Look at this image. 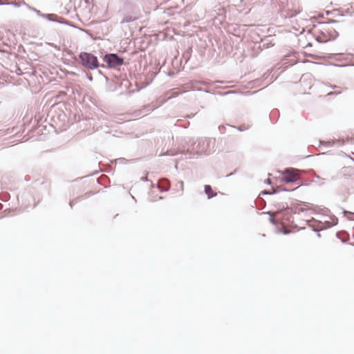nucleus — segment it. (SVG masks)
Returning a JSON list of instances; mask_svg holds the SVG:
<instances>
[{"label": "nucleus", "mask_w": 354, "mask_h": 354, "mask_svg": "<svg viewBox=\"0 0 354 354\" xmlns=\"http://www.w3.org/2000/svg\"><path fill=\"white\" fill-rule=\"evenodd\" d=\"M78 57L82 66L87 69L94 70L100 66L105 68L104 64H100L97 57L91 53L81 52Z\"/></svg>", "instance_id": "f257e3e1"}, {"label": "nucleus", "mask_w": 354, "mask_h": 354, "mask_svg": "<svg viewBox=\"0 0 354 354\" xmlns=\"http://www.w3.org/2000/svg\"><path fill=\"white\" fill-rule=\"evenodd\" d=\"M306 223L308 225L312 228L314 232H319L321 230H324L327 229L331 226L336 225L337 224V218H335L333 219V223L331 224L329 221H326L324 223L319 221H310L307 220Z\"/></svg>", "instance_id": "f03ea898"}, {"label": "nucleus", "mask_w": 354, "mask_h": 354, "mask_svg": "<svg viewBox=\"0 0 354 354\" xmlns=\"http://www.w3.org/2000/svg\"><path fill=\"white\" fill-rule=\"evenodd\" d=\"M103 61L109 68H116L124 64V59L116 53H107L103 57Z\"/></svg>", "instance_id": "7ed1b4c3"}, {"label": "nucleus", "mask_w": 354, "mask_h": 354, "mask_svg": "<svg viewBox=\"0 0 354 354\" xmlns=\"http://www.w3.org/2000/svg\"><path fill=\"white\" fill-rule=\"evenodd\" d=\"M208 141L205 139H200L195 142L192 145V150L196 153H210V151H207L206 147L208 145Z\"/></svg>", "instance_id": "20e7f679"}, {"label": "nucleus", "mask_w": 354, "mask_h": 354, "mask_svg": "<svg viewBox=\"0 0 354 354\" xmlns=\"http://www.w3.org/2000/svg\"><path fill=\"white\" fill-rule=\"evenodd\" d=\"M298 170L294 168H288L285 170V176L282 180L286 183H295L299 180Z\"/></svg>", "instance_id": "39448f33"}, {"label": "nucleus", "mask_w": 354, "mask_h": 354, "mask_svg": "<svg viewBox=\"0 0 354 354\" xmlns=\"http://www.w3.org/2000/svg\"><path fill=\"white\" fill-rule=\"evenodd\" d=\"M32 10L37 13V15L42 18L46 19L50 21L57 22L62 24H68L66 21H62L57 15L55 14H43L40 10L36 8H32Z\"/></svg>", "instance_id": "423d86ee"}, {"label": "nucleus", "mask_w": 354, "mask_h": 354, "mask_svg": "<svg viewBox=\"0 0 354 354\" xmlns=\"http://www.w3.org/2000/svg\"><path fill=\"white\" fill-rule=\"evenodd\" d=\"M157 187L161 192H167L170 188V183L167 179H162L157 185Z\"/></svg>", "instance_id": "0eeeda50"}, {"label": "nucleus", "mask_w": 354, "mask_h": 354, "mask_svg": "<svg viewBox=\"0 0 354 354\" xmlns=\"http://www.w3.org/2000/svg\"><path fill=\"white\" fill-rule=\"evenodd\" d=\"M204 191L205 194L207 195V198L209 199L214 197L216 196V193L214 192V191L212 189V187L209 185H205L204 187Z\"/></svg>", "instance_id": "6e6552de"}, {"label": "nucleus", "mask_w": 354, "mask_h": 354, "mask_svg": "<svg viewBox=\"0 0 354 354\" xmlns=\"http://www.w3.org/2000/svg\"><path fill=\"white\" fill-rule=\"evenodd\" d=\"M320 145H326L327 147H331L334 145H337L339 146L343 145L344 144V141H342L340 140H337L333 142V144L330 143V142H324V141H319Z\"/></svg>", "instance_id": "1a4fd4ad"}, {"label": "nucleus", "mask_w": 354, "mask_h": 354, "mask_svg": "<svg viewBox=\"0 0 354 354\" xmlns=\"http://www.w3.org/2000/svg\"><path fill=\"white\" fill-rule=\"evenodd\" d=\"M137 19H138L137 17H134V16H131V15L124 16L122 18V19L121 20V24H125V23H129L131 21H134Z\"/></svg>", "instance_id": "9d476101"}, {"label": "nucleus", "mask_w": 354, "mask_h": 354, "mask_svg": "<svg viewBox=\"0 0 354 354\" xmlns=\"http://www.w3.org/2000/svg\"><path fill=\"white\" fill-rule=\"evenodd\" d=\"M288 192L289 189H287L286 188H283L282 187L279 186V187H277L276 189L270 191V194H276V193H278L279 192Z\"/></svg>", "instance_id": "9b49d317"}, {"label": "nucleus", "mask_w": 354, "mask_h": 354, "mask_svg": "<svg viewBox=\"0 0 354 354\" xmlns=\"http://www.w3.org/2000/svg\"><path fill=\"white\" fill-rule=\"evenodd\" d=\"M344 215L348 220H351V221H353L354 220V218L352 217V216H354V213H353L351 212L344 210Z\"/></svg>", "instance_id": "f8f14e48"}, {"label": "nucleus", "mask_w": 354, "mask_h": 354, "mask_svg": "<svg viewBox=\"0 0 354 354\" xmlns=\"http://www.w3.org/2000/svg\"><path fill=\"white\" fill-rule=\"evenodd\" d=\"M301 10L299 8V7L297 9H294L290 14H289L290 17H292L296 16L297 14H299Z\"/></svg>", "instance_id": "ddd939ff"}, {"label": "nucleus", "mask_w": 354, "mask_h": 354, "mask_svg": "<svg viewBox=\"0 0 354 354\" xmlns=\"http://www.w3.org/2000/svg\"><path fill=\"white\" fill-rule=\"evenodd\" d=\"M335 21H327V22H320L319 23V25L322 26V28L324 29V30H326V26L330 24V23H335Z\"/></svg>", "instance_id": "4468645a"}, {"label": "nucleus", "mask_w": 354, "mask_h": 354, "mask_svg": "<svg viewBox=\"0 0 354 354\" xmlns=\"http://www.w3.org/2000/svg\"><path fill=\"white\" fill-rule=\"evenodd\" d=\"M80 201V198H74V199L70 201L69 205L71 206V208H73V205L75 203H78Z\"/></svg>", "instance_id": "2eb2a0df"}, {"label": "nucleus", "mask_w": 354, "mask_h": 354, "mask_svg": "<svg viewBox=\"0 0 354 354\" xmlns=\"http://www.w3.org/2000/svg\"><path fill=\"white\" fill-rule=\"evenodd\" d=\"M80 201V198H74V199L70 201L69 205L71 206V208H73V205L75 203H78Z\"/></svg>", "instance_id": "dca6fc26"}, {"label": "nucleus", "mask_w": 354, "mask_h": 354, "mask_svg": "<svg viewBox=\"0 0 354 354\" xmlns=\"http://www.w3.org/2000/svg\"><path fill=\"white\" fill-rule=\"evenodd\" d=\"M277 207H278V209H285L288 208V205L287 203H278Z\"/></svg>", "instance_id": "f3484780"}, {"label": "nucleus", "mask_w": 354, "mask_h": 354, "mask_svg": "<svg viewBox=\"0 0 354 354\" xmlns=\"http://www.w3.org/2000/svg\"><path fill=\"white\" fill-rule=\"evenodd\" d=\"M6 5H11L16 8H19L21 6L20 3H17V2H6Z\"/></svg>", "instance_id": "a211bd4d"}, {"label": "nucleus", "mask_w": 354, "mask_h": 354, "mask_svg": "<svg viewBox=\"0 0 354 354\" xmlns=\"http://www.w3.org/2000/svg\"><path fill=\"white\" fill-rule=\"evenodd\" d=\"M86 78L90 81V82H92L93 81V77L91 75H88V74H86Z\"/></svg>", "instance_id": "6ab92c4d"}, {"label": "nucleus", "mask_w": 354, "mask_h": 354, "mask_svg": "<svg viewBox=\"0 0 354 354\" xmlns=\"http://www.w3.org/2000/svg\"><path fill=\"white\" fill-rule=\"evenodd\" d=\"M314 176H315V178H317V179H318V180H324V178H321V177H320L319 175H317V174H315V175H314Z\"/></svg>", "instance_id": "aec40b11"}, {"label": "nucleus", "mask_w": 354, "mask_h": 354, "mask_svg": "<svg viewBox=\"0 0 354 354\" xmlns=\"http://www.w3.org/2000/svg\"><path fill=\"white\" fill-rule=\"evenodd\" d=\"M262 194H270V191H267V190H265V191H263L261 192Z\"/></svg>", "instance_id": "412c9836"}, {"label": "nucleus", "mask_w": 354, "mask_h": 354, "mask_svg": "<svg viewBox=\"0 0 354 354\" xmlns=\"http://www.w3.org/2000/svg\"><path fill=\"white\" fill-rule=\"evenodd\" d=\"M270 223H272V224H275V221H274V219L273 218V217H270Z\"/></svg>", "instance_id": "4be33fe9"}, {"label": "nucleus", "mask_w": 354, "mask_h": 354, "mask_svg": "<svg viewBox=\"0 0 354 354\" xmlns=\"http://www.w3.org/2000/svg\"><path fill=\"white\" fill-rule=\"evenodd\" d=\"M140 180H142V181H148V179H147V177H142V178H140Z\"/></svg>", "instance_id": "5701e85b"}, {"label": "nucleus", "mask_w": 354, "mask_h": 354, "mask_svg": "<svg viewBox=\"0 0 354 354\" xmlns=\"http://www.w3.org/2000/svg\"><path fill=\"white\" fill-rule=\"evenodd\" d=\"M6 5V2H3L0 0V6Z\"/></svg>", "instance_id": "b1692460"}, {"label": "nucleus", "mask_w": 354, "mask_h": 354, "mask_svg": "<svg viewBox=\"0 0 354 354\" xmlns=\"http://www.w3.org/2000/svg\"><path fill=\"white\" fill-rule=\"evenodd\" d=\"M266 183H267L268 184H271V182H270V179H267V180H266Z\"/></svg>", "instance_id": "393cba45"}, {"label": "nucleus", "mask_w": 354, "mask_h": 354, "mask_svg": "<svg viewBox=\"0 0 354 354\" xmlns=\"http://www.w3.org/2000/svg\"><path fill=\"white\" fill-rule=\"evenodd\" d=\"M317 232V237L320 238L321 237L320 233L319 232Z\"/></svg>", "instance_id": "a878e982"}, {"label": "nucleus", "mask_w": 354, "mask_h": 354, "mask_svg": "<svg viewBox=\"0 0 354 354\" xmlns=\"http://www.w3.org/2000/svg\"><path fill=\"white\" fill-rule=\"evenodd\" d=\"M232 93V91H230V92H226V93H225L224 94H225V95H227V94Z\"/></svg>", "instance_id": "bb28decb"}, {"label": "nucleus", "mask_w": 354, "mask_h": 354, "mask_svg": "<svg viewBox=\"0 0 354 354\" xmlns=\"http://www.w3.org/2000/svg\"><path fill=\"white\" fill-rule=\"evenodd\" d=\"M350 159H351L352 161H353V162H354V158H353L350 157Z\"/></svg>", "instance_id": "cd10ccee"}, {"label": "nucleus", "mask_w": 354, "mask_h": 354, "mask_svg": "<svg viewBox=\"0 0 354 354\" xmlns=\"http://www.w3.org/2000/svg\"><path fill=\"white\" fill-rule=\"evenodd\" d=\"M180 186H183V182H180Z\"/></svg>", "instance_id": "c85d7f7f"}, {"label": "nucleus", "mask_w": 354, "mask_h": 354, "mask_svg": "<svg viewBox=\"0 0 354 354\" xmlns=\"http://www.w3.org/2000/svg\"><path fill=\"white\" fill-rule=\"evenodd\" d=\"M239 131H242L243 129H242L241 127H239Z\"/></svg>", "instance_id": "c756f323"}]
</instances>
